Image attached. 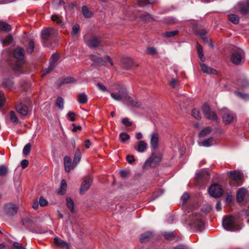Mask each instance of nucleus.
<instances>
[{
  "label": "nucleus",
  "mask_w": 249,
  "mask_h": 249,
  "mask_svg": "<svg viewBox=\"0 0 249 249\" xmlns=\"http://www.w3.org/2000/svg\"><path fill=\"white\" fill-rule=\"evenodd\" d=\"M2 86L4 88L11 90L13 87V82L12 79L5 78L3 81Z\"/></svg>",
  "instance_id": "a878e982"
},
{
  "label": "nucleus",
  "mask_w": 249,
  "mask_h": 249,
  "mask_svg": "<svg viewBox=\"0 0 249 249\" xmlns=\"http://www.w3.org/2000/svg\"><path fill=\"white\" fill-rule=\"evenodd\" d=\"M147 147V144L145 141H139L135 146V149L139 152H144Z\"/></svg>",
  "instance_id": "aec40b11"
},
{
  "label": "nucleus",
  "mask_w": 249,
  "mask_h": 249,
  "mask_svg": "<svg viewBox=\"0 0 249 249\" xmlns=\"http://www.w3.org/2000/svg\"><path fill=\"white\" fill-rule=\"evenodd\" d=\"M141 20L145 22H150L155 20L154 17L149 13L141 14L139 16Z\"/></svg>",
  "instance_id": "4be33fe9"
},
{
  "label": "nucleus",
  "mask_w": 249,
  "mask_h": 249,
  "mask_svg": "<svg viewBox=\"0 0 249 249\" xmlns=\"http://www.w3.org/2000/svg\"><path fill=\"white\" fill-rule=\"evenodd\" d=\"M5 213L8 215H14L18 211V207L13 203H9L5 205L4 207Z\"/></svg>",
  "instance_id": "9b49d317"
},
{
  "label": "nucleus",
  "mask_w": 249,
  "mask_h": 249,
  "mask_svg": "<svg viewBox=\"0 0 249 249\" xmlns=\"http://www.w3.org/2000/svg\"><path fill=\"white\" fill-rule=\"evenodd\" d=\"M162 155L160 153H153L151 157L145 162L146 165L154 167L161 160Z\"/></svg>",
  "instance_id": "0eeeda50"
},
{
  "label": "nucleus",
  "mask_w": 249,
  "mask_h": 249,
  "mask_svg": "<svg viewBox=\"0 0 249 249\" xmlns=\"http://www.w3.org/2000/svg\"><path fill=\"white\" fill-rule=\"evenodd\" d=\"M35 49V43L33 40H30L26 45V51L28 53L31 54Z\"/></svg>",
  "instance_id": "72a5a7b5"
},
{
  "label": "nucleus",
  "mask_w": 249,
  "mask_h": 249,
  "mask_svg": "<svg viewBox=\"0 0 249 249\" xmlns=\"http://www.w3.org/2000/svg\"><path fill=\"white\" fill-rule=\"evenodd\" d=\"M202 110L204 115L209 120L218 122V118L214 111H212L210 107L207 104H204L202 107Z\"/></svg>",
  "instance_id": "423d86ee"
},
{
  "label": "nucleus",
  "mask_w": 249,
  "mask_h": 249,
  "mask_svg": "<svg viewBox=\"0 0 249 249\" xmlns=\"http://www.w3.org/2000/svg\"><path fill=\"white\" fill-rule=\"evenodd\" d=\"M64 166L65 171L69 173L76 166H73V162L71 164V158L68 156L64 157Z\"/></svg>",
  "instance_id": "4468645a"
},
{
  "label": "nucleus",
  "mask_w": 249,
  "mask_h": 249,
  "mask_svg": "<svg viewBox=\"0 0 249 249\" xmlns=\"http://www.w3.org/2000/svg\"><path fill=\"white\" fill-rule=\"evenodd\" d=\"M9 115L10 120L13 122V123L15 125L18 124V120L15 113L13 111H11L10 112Z\"/></svg>",
  "instance_id": "4c0bfd02"
},
{
  "label": "nucleus",
  "mask_w": 249,
  "mask_h": 249,
  "mask_svg": "<svg viewBox=\"0 0 249 249\" xmlns=\"http://www.w3.org/2000/svg\"><path fill=\"white\" fill-rule=\"evenodd\" d=\"M13 55L16 59V63L13 67V71L16 73H20L24 61V50L21 47H17L14 51Z\"/></svg>",
  "instance_id": "f03ea898"
},
{
  "label": "nucleus",
  "mask_w": 249,
  "mask_h": 249,
  "mask_svg": "<svg viewBox=\"0 0 249 249\" xmlns=\"http://www.w3.org/2000/svg\"><path fill=\"white\" fill-rule=\"evenodd\" d=\"M122 64L124 69L129 70L132 67L133 62L131 58L124 57L122 59Z\"/></svg>",
  "instance_id": "dca6fc26"
},
{
  "label": "nucleus",
  "mask_w": 249,
  "mask_h": 249,
  "mask_svg": "<svg viewBox=\"0 0 249 249\" xmlns=\"http://www.w3.org/2000/svg\"><path fill=\"white\" fill-rule=\"evenodd\" d=\"M67 187L66 181L64 179H63L61 183L60 190L58 192V193L60 194H63L66 190Z\"/></svg>",
  "instance_id": "a18cd8bd"
},
{
  "label": "nucleus",
  "mask_w": 249,
  "mask_h": 249,
  "mask_svg": "<svg viewBox=\"0 0 249 249\" xmlns=\"http://www.w3.org/2000/svg\"><path fill=\"white\" fill-rule=\"evenodd\" d=\"M229 19L230 21L234 24H237L239 23V18L238 16L235 14H230L229 15Z\"/></svg>",
  "instance_id": "e433bc0d"
},
{
  "label": "nucleus",
  "mask_w": 249,
  "mask_h": 249,
  "mask_svg": "<svg viewBox=\"0 0 249 249\" xmlns=\"http://www.w3.org/2000/svg\"><path fill=\"white\" fill-rule=\"evenodd\" d=\"M32 147V144L30 143H28L26 144L23 149V154L24 155H28L31 151V149Z\"/></svg>",
  "instance_id": "c03bdc74"
},
{
  "label": "nucleus",
  "mask_w": 249,
  "mask_h": 249,
  "mask_svg": "<svg viewBox=\"0 0 249 249\" xmlns=\"http://www.w3.org/2000/svg\"><path fill=\"white\" fill-rule=\"evenodd\" d=\"M38 202L41 207L46 206L48 204L47 200L42 196L40 197Z\"/></svg>",
  "instance_id": "5fc2aeb1"
},
{
  "label": "nucleus",
  "mask_w": 249,
  "mask_h": 249,
  "mask_svg": "<svg viewBox=\"0 0 249 249\" xmlns=\"http://www.w3.org/2000/svg\"><path fill=\"white\" fill-rule=\"evenodd\" d=\"M119 138L120 140H128L130 139V136L126 133L122 132L120 134Z\"/></svg>",
  "instance_id": "3c124183"
},
{
  "label": "nucleus",
  "mask_w": 249,
  "mask_h": 249,
  "mask_svg": "<svg viewBox=\"0 0 249 249\" xmlns=\"http://www.w3.org/2000/svg\"><path fill=\"white\" fill-rule=\"evenodd\" d=\"M200 67L201 68L202 71L208 74H216V71L208 66H207L206 64L202 63L200 64Z\"/></svg>",
  "instance_id": "412c9836"
},
{
  "label": "nucleus",
  "mask_w": 249,
  "mask_h": 249,
  "mask_svg": "<svg viewBox=\"0 0 249 249\" xmlns=\"http://www.w3.org/2000/svg\"><path fill=\"white\" fill-rule=\"evenodd\" d=\"M150 140H158L159 139V135L156 131L152 132L150 135Z\"/></svg>",
  "instance_id": "4d7b16f0"
},
{
  "label": "nucleus",
  "mask_w": 249,
  "mask_h": 249,
  "mask_svg": "<svg viewBox=\"0 0 249 249\" xmlns=\"http://www.w3.org/2000/svg\"><path fill=\"white\" fill-rule=\"evenodd\" d=\"M126 160L129 163H132L135 161L134 156L130 155L127 156L126 157Z\"/></svg>",
  "instance_id": "338daca9"
},
{
  "label": "nucleus",
  "mask_w": 249,
  "mask_h": 249,
  "mask_svg": "<svg viewBox=\"0 0 249 249\" xmlns=\"http://www.w3.org/2000/svg\"><path fill=\"white\" fill-rule=\"evenodd\" d=\"M13 39L12 35L11 34H9L2 40V42L3 44H8L12 41Z\"/></svg>",
  "instance_id": "8fccbe9b"
},
{
  "label": "nucleus",
  "mask_w": 249,
  "mask_h": 249,
  "mask_svg": "<svg viewBox=\"0 0 249 249\" xmlns=\"http://www.w3.org/2000/svg\"><path fill=\"white\" fill-rule=\"evenodd\" d=\"M13 246L15 249H26V248L23 247L20 244L16 242H14Z\"/></svg>",
  "instance_id": "0e129e2a"
},
{
  "label": "nucleus",
  "mask_w": 249,
  "mask_h": 249,
  "mask_svg": "<svg viewBox=\"0 0 249 249\" xmlns=\"http://www.w3.org/2000/svg\"><path fill=\"white\" fill-rule=\"evenodd\" d=\"M140 6L143 7L148 4H152L155 2V0H136Z\"/></svg>",
  "instance_id": "f704fd0d"
},
{
  "label": "nucleus",
  "mask_w": 249,
  "mask_h": 249,
  "mask_svg": "<svg viewBox=\"0 0 249 249\" xmlns=\"http://www.w3.org/2000/svg\"><path fill=\"white\" fill-rule=\"evenodd\" d=\"M17 111L23 116H26L28 112V109L27 106L19 105L16 107Z\"/></svg>",
  "instance_id": "393cba45"
},
{
  "label": "nucleus",
  "mask_w": 249,
  "mask_h": 249,
  "mask_svg": "<svg viewBox=\"0 0 249 249\" xmlns=\"http://www.w3.org/2000/svg\"><path fill=\"white\" fill-rule=\"evenodd\" d=\"M96 85L98 89L102 92H106L107 91L106 87L102 84L98 83Z\"/></svg>",
  "instance_id": "e2e57ef3"
},
{
  "label": "nucleus",
  "mask_w": 249,
  "mask_h": 249,
  "mask_svg": "<svg viewBox=\"0 0 249 249\" xmlns=\"http://www.w3.org/2000/svg\"><path fill=\"white\" fill-rule=\"evenodd\" d=\"M195 33L204 42L208 41V38L206 36L207 32L205 29L197 28L195 30Z\"/></svg>",
  "instance_id": "f3484780"
},
{
  "label": "nucleus",
  "mask_w": 249,
  "mask_h": 249,
  "mask_svg": "<svg viewBox=\"0 0 249 249\" xmlns=\"http://www.w3.org/2000/svg\"><path fill=\"white\" fill-rule=\"evenodd\" d=\"M7 173V169L4 166H0V176H5Z\"/></svg>",
  "instance_id": "680f3d73"
},
{
  "label": "nucleus",
  "mask_w": 249,
  "mask_h": 249,
  "mask_svg": "<svg viewBox=\"0 0 249 249\" xmlns=\"http://www.w3.org/2000/svg\"><path fill=\"white\" fill-rule=\"evenodd\" d=\"M59 59V55L56 53H53L50 59L49 65L53 66L55 68L57 65V62Z\"/></svg>",
  "instance_id": "bb28decb"
},
{
  "label": "nucleus",
  "mask_w": 249,
  "mask_h": 249,
  "mask_svg": "<svg viewBox=\"0 0 249 249\" xmlns=\"http://www.w3.org/2000/svg\"><path fill=\"white\" fill-rule=\"evenodd\" d=\"M11 29L12 27L10 25L4 21H0V30L4 32H8L11 31Z\"/></svg>",
  "instance_id": "cd10ccee"
},
{
  "label": "nucleus",
  "mask_w": 249,
  "mask_h": 249,
  "mask_svg": "<svg viewBox=\"0 0 249 249\" xmlns=\"http://www.w3.org/2000/svg\"><path fill=\"white\" fill-rule=\"evenodd\" d=\"M192 115L194 118L197 120H200L201 118L199 111L196 108H194L192 110Z\"/></svg>",
  "instance_id": "49530a36"
},
{
  "label": "nucleus",
  "mask_w": 249,
  "mask_h": 249,
  "mask_svg": "<svg viewBox=\"0 0 249 249\" xmlns=\"http://www.w3.org/2000/svg\"><path fill=\"white\" fill-rule=\"evenodd\" d=\"M51 19L53 21L56 22L58 24H61L62 22L56 15L52 16Z\"/></svg>",
  "instance_id": "bf43d9fd"
},
{
  "label": "nucleus",
  "mask_w": 249,
  "mask_h": 249,
  "mask_svg": "<svg viewBox=\"0 0 249 249\" xmlns=\"http://www.w3.org/2000/svg\"><path fill=\"white\" fill-rule=\"evenodd\" d=\"M83 14L86 18H89L91 16V13L89 11L88 7L84 5L82 8Z\"/></svg>",
  "instance_id": "58836bf2"
},
{
  "label": "nucleus",
  "mask_w": 249,
  "mask_h": 249,
  "mask_svg": "<svg viewBox=\"0 0 249 249\" xmlns=\"http://www.w3.org/2000/svg\"><path fill=\"white\" fill-rule=\"evenodd\" d=\"M236 95L239 97L240 98L245 100H249V94L247 93H244L238 91H235Z\"/></svg>",
  "instance_id": "de8ad7c7"
},
{
  "label": "nucleus",
  "mask_w": 249,
  "mask_h": 249,
  "mask_svg": "<svg viewBox=\"0 0 249 249\" xmlns=\"http://www.w3.org/2000/svg\"><path fill=\"white\" fill-rule=\"evenodd\" d=\"M92 182V178L89 176L85 178L84 181L82 182L80 188V193L83 194L85 191L88 190Z\"/></svg>",
  "instance_id": "f8f14e48"
},
{
  "label": "nucleus",
  "mask_w": 249,
  "mask_h": 249,
  "mask_svg": "<svg viewBox=\"0 0 249 249\" xmlns=\"http://www.w3.org/2000/svg\"><path fill=\"white\" fill-rule=\"evenodd\" d=\"M211 128L210 127H207L202 130L199 133V137L202 138L210 133Z\"/></svg>",
  "instance_id": "c9c22d12"
},
{
  "label": "nucleus",
  "mask_w": 249,
  "mask_h": 249,
  "mask_svg": "<svg viewBox=\"0 0 249 249\" xmlns=\"http://www.w3.org/2000/svg\"><path fill=\"white\" fill-rule=\"evenodd\" d=\"M239 11L243 15H246L249 12V0H248L246 4L240 8Z\"/></svg>",
  "instance_id": "2f4dec72"
},
{
  "label": "nucleus",
  "mask_w": 249,
  "mask_h": 249,
  "mask_svg": "<svg viewBox=\"0 0 249 249\" xmlns=\"http://www.w3.org/2000/svg\"><path fill=\"white\" fill-rule=\"evenodd\" d=\"M90 59L91 61L101 65L105 66L106 65V62L102 58L95 55L91 54L90 56Z\"/></svg>",
  "instance_id": "b1692460"
},
{
  "label": "nucleus",
  "mask_w": 249,
  "mask_h": 249,
  "mask_svg": "<svg viewBox=\"0 0 249 249\" xmlns=\"http://www.w3.org/2000/svg\"><path fill=\"white\" fill-rule=\"evenodd\" d=\"M101 43V38L94 36L90 39L89 46L91 48H96L100 45Z\"/></svg>",
  "instance_id": "a211bd4d"
},
{
  "label": "nucleus",
  "mask_w": 249,
  "mask_h": 249,
  "mask_svg": "<svg viewBox=\"0 0 249 249\" xmlns=\"http://www.w3.org/2000/svg\"><path fill=\"white\" fill-rule=\"evenodd\" d=\"M153 236L152 232L148 231L146 232L142 235L140 240L141 242L143 243L147 241L150 238Z\"/></svg>",
  "instance_id": "7c9ffc66"
},
{
  "label": "nucleus",
  "mask_w": 249,
  "mask_h": 249,
  "mask_svg": "<svg viewBox=\"0 0 249 249\" xmlns=\"http://www.w3.org/2000/svg\"><path fill=\"white\" fill-rule=\"evenodd\" d=\"M55 105L60 109L64 108V100L61 97H57L55 103Z\"/></svg>",
  "instance_id": "ea45409f"
},
{
  "label": "nucleus",
  "mask_w": 249,
  "mask_h": 249,
  "mask_svg": "<svg viewBox=\"0 0 249 249\" xmlns=\"http://www.w3.org/2000/svg\"><path fill=\"white\" fill-rule=\"evenodd\" d=\"M178 34V31L175 30L173 31L166 32L163 33V36L167 38H170L175 36Z\"/></svg>",
  "instance_id": "a19ab883"
},
{
  "label": "nucleus",
  "mask_w": 249,
  "mask_h": 249,
  "mask_svg": "<svg viewBox=\"0 0 249 249\" xmlns=\"http://www.w3.org/2000/svg\"><path fill=\"white\" fill-rule=\"evenodd\" d=\"M81 158V153L79 149H78L75 153L73 159V166H76L78 163L80 161Z\"/></svg>",
  "instance_id": "473e14b6"
},
{
  "label": "nucleus",
  "mask_w": 249,
  "mask_h": 249,
  "mask_svg": "<svg viewBox=\"0 0 249 249\" xmlns=\"http://www.w3.org/2000/svg\"><path fill=\"white\" fill-rule=\"evenodd\" d=\"M187 222L188 224L196 230H201L203 228V222L201 214L195 212L188 213Z\"/></svg>",
  "instance_id": "7ed1b4c3"
},
{
  "label": "nucleus",
  "mask_w": 249,
  "mask_h": 249,
  "mask_svg": "<svg viewBox=\"0 0 249 249\" xmlns=\"http://www.w3.org/2000/svg\"><path fill=\"white\" fill-rule=\"evenodd\" d=\"M231 61L235 65L241 64L245 61V53L241 49L234 50L231 55Z\"/></svg>",
  "instance_id": "39448f33"
},
{
  "label": "nucleus",
  "mask_w": 249,
  "mask_h": 249,
  "mask_svg": "<svg viewBox=\"0 0 249 249\" xmlns=\"http://www.w3.org/2000/svg\"><path fill=\"white\" fill-rule=\"evenodd\" d=\"M77 100L81 104H85L88 102L87 95L84 93H80L77 95Z\"/></svg>",
  "instance_id": "c85d7f7f"
},
{
  "label": "nucleus",
  "mask_w": 249,
  "mask_h": 249,
  "mask_svg": "<svg viewBox=\"0 0 249 249\" xmlns=\"http://www.w3.org/2000/svg\"><path fill=\"white\" fill-rule=\"evenodd\" d=\"M122 124L126 127L130 126L132 125V123L129 121L128 118H124L122 120Z\"/></svg>",
  "instance_id": "603ef678"
},
{
  "label": "nucleus",
  "mask_w": 249,
  "mask_h": 249,
  "mask_svg": "<svg viewBox=\"0 0 249 249\" xmlns=\"http://www.w3.org/2000/svg\"><path fill=\"white\" fill-rule=\"evenodd\" d=\"M75 114L73 112H69L67 113V117L69 120L71 122H74L75 120Z\"/></svg>",
  "instance_id": "13d9d810"
},
{
  "label": "nucleus",
  "mask_w": 249,
  "mask_h": 249,
  "mask_svg": "<svg viewBox=\"0 0 249 249\" xmlns=\"http://www.w3.org/2000/svg\"><path fill=\"white\" fill-rule=\"evenodd\" d=\"M80 29L79 25H75L72 27V33L71 34L72 36H75L79 32Z\"/></svg>",
  "instance_id": "052dcab7"
},
{
  "label": "nucleus",
  "mask_w": 249,
  "mask_h": 249,
  "mask_svg": "<svg viewBox=\"0 0 249 249\" xmlns=\"http://www.w3.org/2000/svg\"><path fill=\"white\" fill-rule=\"evenodd\" d=\"M67 207L70 209L71 212H74V204L72 200L70 197L66 198Z\"/></svg>",
  "instance_id": "79ce46f5"
},
{
  "label": "nucleus",
  "mask_w": 249,
  "mask_h": 249,
  "mask_svg": "<svg viewBox=\"0 0 249 249\" xmlns=\"http://www.w3.org/2000/svg\"><path fill=\"white\" fill-rule=\"evenodd\" d=\"M29 162L26 160H23L21 161L20 164L23 169L25 168L28 165Z\"/></svg>",
  "instance_id": "774afa93"
},
{
  "label": "nucleus",
  "mask_w": 249,
  "mask_h": 249,
  "mask_svg": "<svg viewBox=\"0 0 249 249\" xmlns=\"http://www.w3.org/2000/svg\"><path fill=\"white\" fill-rule=\"evenodd\" d=\"M6 102V98L4 92L0 90V110L2 108Z\"/></svg>",
  "instance_id": "37998d69"
},
{
  "label": "nucleus",
  "mask_w": 249,
  "mask_h": 249,
  "mask_svg": "<svg viewBox=\"0 0 249 249\" xmlns=\"http://www.w3.org/2000/svg\"><path fill=\"white\" fill-rule=\"evenodd\" d=\"M209 193L212 196L217 198L220 197L223 194V190L219 185L214 184L210 187Z\"/></svg>",
  "instance_id": "1a4fd4ad"
},
{
  "label": "nucleus",
  "mask_w": 249,
  "mask_h": 249,
  "mask_svg": "<svg viewBox=\"0 0 249 249\" xmlns=\"http://www.w3.org/2000/svg\"><path fill=\"white\" fill-rule=\"evenodd\" d=\"M222 225L226 230L231 231H237L242 228L241 226L237 223L235 218L231 216L223 218Z\"/></svg>",
  "instance_id": "20e7f679"
},
{
  "label": "nucleus",
  "mask_w": 249,
  "mask_h": 249,
  "mask_svg": "<svg viewBox=\"0 0 249 249\" xmlns=\"http://www.w3.org/2000/svg\"><path fill=\"white\" fill-rule=\"evenodd\" d=\"M229 177L233 181H237L241 180L242 178V174L237 171H231L228 173Z\"/></svg>",
  "instance_id": "6ab92c4d"
},
{
  "label": "nucleus",
  "mask_w": 249,
  "mask_h": 249,
  "mask_svg": "<svg viewBox=\"0 0 249 249\" xmlns=\"http://www.w3.org/2000/svg\"><path fill=\"white\" fill-rule=\"evenodd\" d=\"M55 30L51 27L43 29L41 32V38L44 42H47L53 38L55 35Z\"/></svg>",
  "instance_id": "6e6552de"
},
{
  "label": "nucleus",
  "mask_w": 249,
  "mask_h": 249,
  "mask_svg": "<svg viewBox=\"0 0 249 249\" xmlns=\"http://www.w3.org/2000/svg\"><path fill=\"white\" fill-rule=\"evenodd\" d=\"M54 68L53 66V65L51 66L49 65L48 68L45 69L43 70L42 75V76L46 75V74L50 73Z\"/></svg>",
  "instance_id": "6e6d98bb"
},
{
  "label": "nucleus",
  "mask_w": 249,
  "mask_h": 249,
  "mask_svg": "<svg viewBox=\"0 0 249 249\" xmlns=\"http://www.w3.org/2000/svg\"><path fill=\"white\" fill-rule=\"evenodd\" d=\"M189 196L187 193H184L181 197V199L183 203H185L189 199Z\"/></svg>",
  "instance_id": "69168bd1"
},
{
  "label": "nucleus",
  "mask_w": 249,
  "mask_h": 249,
  "mask_svg": "<svg viewBox=\"0 0 249 249\" xmlns=\"http://www.w3.org/2000/svg\"><path fill=\"white\" fill-rule=\"evenodd\" d=\"M54 242L58 247L66 249H68L69 248L68 244L58 237L54 238Z\"/></svg>",
  "instance_id": "5701e85b"
},
{
  "label": "nucleus",
  "mask_w": 249,
  "mask_h": 249,
  "mask_svg": "<svg viewBox=\"0 0 249 249\" xmlns=\"http://www.w3.org/2000/svg\"><path fill=\"white\" fill-rule=\"evenodd\" d=\"M157 50L153 47H149L147 48V53L150 55H154L157 53Z\"/></svg>",
  "instance_id": "864d4df0"
},
{
  "label": "nucleus",
  "mask_w": 249,
  "mask_h": 249,
  "mask_svg": "<svg viewBox=\"0 0 249 249\" xmlns=\"http://www.w3.org/2000/svg\"><path fill=\"white\" fill-rule=\"evenodd\" d=\"M76 80L72 77H68L66 78H61L57 82V86L58 88H60L62 85L65 84L72 83Z\"/></svg>",
  "instance_id": "2eb2a0df"
},
{
  "label": "nucleus",
  "mask_w": 249,
  "mask_h": 249,
  "mask_svg": "<svg viewBox=\"0 0 249 249\" xmlns=\"http://www.w3.org/2000/svg\"><path fill=\"white\" fill-rule=\"evenodd\" d=\"M222 113L223 121L225 124H229L233 122L234 115L231 111L225 109L223 110Z\"/></svg>",
  "instance_id": "9d476101"
},
{
  "label": "nucleus",
  "mask_w": 249,
  "mask_h": 249,
  "mask_svg": "<svg viewBox=\"0 0 249 249\" xmlns=\"http://www.w3.org/2000/svg\"><path fill=\"white\" fill-rule=\"evenodd\" d=\"M110 95L113 99L116 101L122 100L124 103L129 106L139 107L142 105L141 102L134 100L129 96L126 89L123 86L119 87L118 92L111 93Z\"/></svg>",
  "instance_id": "f257e3e1"
},
{
  "label": "nucleus",
  "mask_w": 249,
  "mask_h": 249,
  "mask_svg": "<svg viewBox=\"0 0 249 249\" xmlns=\"http://www.w3.org/2000/svg\"><path fill=\"white\" fill-rule=\"evenodd\" d=\"M249 196L248 191L244 188L239 189L236 194V199L238 202H242Z\"/></svg>",
  "instance_id": "ddd939ff"
},
{
  "label": "nucleus",
  "mask_w": 249,
  "mask_h": 249,
  "mask_svg": "<svg viewBox=\"0 0 249 249\" xmlns=\"http://www.w3.org/2000/svg\"><path fill=\"white\" fill-rule=\"evenodd\" d=\"M196 49L198 57L201 61L204 62L205 60V58L204 56L203 49L202 46L198 43H197L196 44Z\"/></svg>",
  "instance_id": "c756f323"
},
{
  "label": "nucleus",
  "mask_w": 249,
  "mask_h": 249,
  "mask_svg": "<svg viewBox=\"0 0 249 249\" xmlns=\"http://www.w3.org/2000/svg\"><path fill=\"white\" fill-rule=\"evenodd\" d=\"M213 141H198V145L200 146L204 147H209L213 145L212 143Z\"/></svg>",
  "instance_id": "09e8293b"
}]
</instances>
